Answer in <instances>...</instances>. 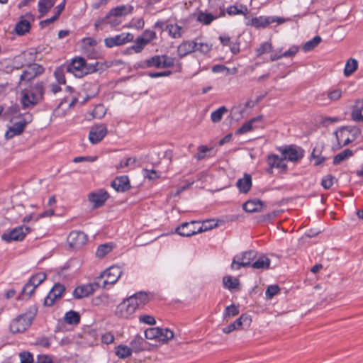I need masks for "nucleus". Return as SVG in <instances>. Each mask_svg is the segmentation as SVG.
Returning a JSON list of instances; mask_svg holds the SVG:
<instances>
[{"label":"nucleus","instance_id":"nucleus-1","mask_svg":"<svg viewBox=\"0 0 363 363\" xmlns=\"http://www.w3.org/2000/svg\"><path fill=\"white\" fill-rule=\"evenodd\" d=\"M148 301L149 296L147 293L143 291L135 293L118 305L115 314L120 318H128L137 309L143 308Z\"/></svg>","mask_w":363,"mask_h":363},{"label":"nucleus","instance_id":"nucleus-2","mask_svg":"<svg viewBox=\"0 0 363 363\" xmlns=\"http://www.w3.org/2000/svg\"><path fill=\"white\" fill-rule=\"evenodd\" d=\"M281 153V157L274 155V167H276L282 172L286 169V160L291 162H296L303 157V150L296 146H289L286 147H278Z\"/></svg>","mask_w":363,"mask_h":363},{"label":"nucleus","instance_id":"nucleus-3","mask_svg":"<svg viewBox=\"0 0 363 363\" xmlns=\"http://www.w3.org/2000/svg\"><path fill=\"white\" fill-rule=\"evenodd\" d=\"M133 7L130 5L118 6L111 9L104 17L99 18L94 23L96 29L102 28L104 24H108L116 28L121 23V17L132 12Z\"/></svg>","mask_w":363,"mask_h":363},{"label":"nucleus","instance_id":"nucleus-4","mask_svg":"<svg viewBox=\"0 0 363 363\" xmlns=\"http://www.w3.org/2000/svg\"><path fill=\"white\" fill-rule=\"evenodd\" d=\"M99 63H87L83 57H76L65 65L66 72L72 74L74 77L81 78L97 71Z\"/></svg>","mask_w":363,"mask_h":363},{"label":"nucleus","instance_id":"nucleus-5","mask_svg":"<svg viewBox=\"0 0 363 363\" xmlns=\"http://www.w3.org/2000/svg\"><path fill=\"white\" fill-rule=\"evenodd\" d=\"M38 312L36 306L28 308L26 313L18 315L10 323V331L12 333H21L25 332L31 325Z\"/></svg>","mask_w":363,"mask_h":363},{"label":"nucleus","instance_id":"nucleus-6","mask_svg":"<svg viewBox=\"0 0 363 363\" xmlns=\"http://www.w3.org/2000/svg\"><path fill=\"white\" fill-rule=\"evenodd\" d=\"M334 134L337 140V148L340 149L354 141L361 134V130L357 126H343Z\"/></svg>","mask_w":363,"mask_h":363},{"label":"nucleus","instance_id":"nucleus-7","mask_svg":"<svg viewBox=\"0 0 363 363\" xmlns=\"http://www.w3.org/2000/svg\"><path fill=\"white\" fill-rule=\"evenodd\" d=\"M174 64V60L167 55H155L148 59L139 61L135 67L141 69L157 68L164 69L172 67Z\"/></svg>","mask_w":363,"mask_h":363},{"label":"nucleus","instance_id":"nucleus-8","mask_svg":"<svg viewBox=\"0 0 363 363\" xmlns=\"http://www.w3.org/2000/svg\"><path fill=\"white\" fill-rule=\"evenodd\" d=\"M198 223L194 221L190 223H184L177 228L176 232L181 236L190 237L191 235L206 230L208 228V227L207 226H205L204 229L203 228V226L199 225L198 227H196V225Z\"/></svg>","mask_w":363,"mask_h":363},{"label":"nucleus","instance_id":"nucleus-9","mask_svg":"<svg viewBox=\"0 0 363 363\" xmlns=\"http://www.w3.org/2000/svg\"><path fill=\"white\" fill-rule=\"evenodd\" d=\"M122 269L118 266H111L104 271L101 275V279H104L102 284V287L106 288L107 285H113L117 282L118 279L122 275Z\"/></svg>","mask_w":363,"mask_h":363},{"label":"nucleus","instance_id":"nucleus-10","mask_svg":"<svg viewBox=\"0 0 363 363\" xmlns=\"http://www.w3.org/2000/svg\"><path fill=\"white\" fill-rule=\"evenodd\" d=\"M29 232L30 228L24 225L19 226L13 228L7 233H4L1 235V239L7 242L21 241Z\"/></svg>","mask_w":363,"mask_h":363},{"label":"nucleus","instance_id":"nucleus-11","mask_svg":"<svg viewBox=\"0 0 363 363\" xmlns=\"http://www.w3.org/2000/svg\"><path fill=\"white\" fill-rule=\"evenodd\" d=\"M259 100V98L257 101L248 100L244 104L234 106L231 110L232 117L238 121L247 116L248 115V110L252 108Z\"/></svg>","mask_w":363,"mask_h":363},{"label":"nucleus","instance_id":"nucleus-12","mask_svg":"<svg viewBox=\"0 0 363 363\" xmlns=\"http://www.w3.org/2000/svg\"><path fill=\"white\" fill-rule=\"evenodd\" d=\"M133 40V35L130 33H122L115 36L106 38L104 43L108 48L121 46Z\"/></svg>","mask_w":363,"mask_h":363},{"label":"nucleus","instance_id":"nucleus-13","mask_svg":"<svg viewBox=\"0 0 363 363\" xmlns=\"http://www.w3.org/2000/svg\"><path fill=\"white\" fill-rule=\"evenodd\" d=\"M255 257V251H247L242 255H238L233 259L231 268L233 269H239L241 267L249 266L250 265L251 260Z\"/></svg>","mask_w":363,"mask_h":363},{"label":"nucleus","instance_id":"nucleus-14","mask_svg":"<svg viewBox=\"0 0 363 363\" xmlns=\"http://www.w3.org/2000/svg\"><path fill=\"white\" fill-rule=\"evenodd\" d=\"M165 30L172 38H179L187 31L188 26L186 21H180L165 25Z\"/></svg>","mask_w":363,"mask_h":363},{"label":"nucleus","instance_id":"nucleus-15","mask_svg":"<svg viewBox=\"0 0 363 363\" xmlns=\"http://www.w3.org/2000/svg\"><path fill=\"white\" fill-rule=\"evenodd\" d=\"M44 72V68L36 63L28 65L20 77V82H29L36 77L38 75L41 74Z\"/></svg>","mask_w":363,"mask_h":363},{"label":"nucleus","instance_id":"nucleus-16","mask_svg":"<svg viewBox=\"0 0 363 363\" xmlns=\"http://www.w3.org/2000/svg\"><path fill=\"white\" fill-rule=\"evenodd\" d=\"M65 290V287L61 284H55L50 291L44 300V304L47 306H52L55 301L61 298Z\"/></svg>","mask_w":363,"mask_h":363},{"label":"nucleus","instance_id":"nucleus-17","mask_svg":"<svg viewBox=\"0 0 363 363\" xmlns=\"http://www.w3.org/2000/svg\"><path fill=\"white\" fill-rule=\"evenodd\" d=\"M107 134V128L104 124H99L91 127L89 139L92 144L99 143Z\"/></svg>","mask_w":363,"mask_h":363},{"label":"nucleus","instance_id":"nucleus-18","mask_svg":"<svg viewBox=\"0 0 363 363\" xmlns=\"http://www.w3.org/2000/svg\"><path fill=\"white\" fill-rule=\"evenodd\" d=\"M33 21V16L28 13L25 17H21L20 21L15 26V32L18 35H23L28 33L31 28V21Z\"/></svg>","mask_w":363,"mask_h":363},{"label":"nucleus","instance_id":"nucleus-19","mask_svg":"<svg viewBox=\"0 0 363 363\" xmlns=\"http://www.w3.org/2000/svg\"><path fill=\"white\" fill-rule=\"evenodd\" d=\"M108 198V192L103 189L91 192L89 195V200L94 203L95 208L101 206Z\"/></svg>","mask_w":363,"mask_h":363},{"label":"nucleus","instance_id":"nucleus-20","mask_svg":"<svg viewBox=\"0 0 363 363\" xmlns=\"http://www.w3.org/2000/svg\"><path fill=\"white\" fill-rule=\"evenodd\" d=\"M196 50V38L192 40H184L177 48V53L180 58L195 52Z\"/></svg>","mask_w":363,"mask_h":363},{"label":"nucleus","instance_id":"nucleus-21","mask_svg":"<svg viewBox=\"0 0 363 363\" xmlns=\"http://www.w3.org/2000/svg\"><path fill=\"white\" fill-rule=\"evenodd\" d=\"M69 245L73 247H80L87 241L86 235L81 231H72L68 235Z\"/></svg>","mask_w":363,"mask_h":363},{"label":"nucleus","instance_id":"nucleus-22","mask_svg":"<svg viewBox=\"0 0 363 363\" xmlns=\"http://www.w3.org/2000/svg\"><path fill=\"white\" fill-rule=\"evenodd\" d=\"M95 284H89L77 287L73 291V296L75 298H82L92 294L96 290Z\"/></svg>","mask_w":363,"mask_h":363},{"label":"nucleus","instance_id":"nucleus-23","mask_svg":"<svg viewBox=\"0 0 363 363\" xmlns=\"http://www.w3.org/2000/svg\"><path fill=\"white\" fill-rule=\"evenodd\" d=\"M130 347L133 352L138 353L146 350L148 347V342L140 335H136L130 342Z\"/></svg>","mask_w":363,"mask_h":363},{"label":"nucleus","instance_id":"nucleus-24","mask_svg":"<svg viewBox=\"0 0 363 363\" xmlns=\"http://www.w3.org/2000/svg\"><path fill=\"white\" fill-rule=\"evenodd\" d=\"M111 186L118 192L125 191L130 187L129 179L125 175L118 177L111 182Z\"/></svg>","mask_w":363,"mask_h":363},{"label":"nucleus","instance_id":"nucleus-25","mask_svg":"<svg viewBox=\"0 0 363 363\" xmlns=\"http://www.w3.org/2000/svg\"><path fill=\"white\" fill-rule=\"evenodd\" d=\"M252 177L249 174H244L242 178L239 179L236 182V186L240 193L247 194L252 187Z\"/></svg>","mask_w":363,"mask_h":363},{"label":"nucleus","instance_id":"nucleus-26","mask_svg":"<svg viewBox=\"0 0 363 363\" xmlns=\"http://www.w3.org/2000/svg\"><path fill=\"white\" fill-rule=\"evenodd\" d=\"M38 103L29 90H25L22 93L21 104L23 108H32Z\"/></svg>","mask_w":363,"mask_h":363},{"label":"nucleus","instance_id":"nucleus-27","mask_svg":"<svg viewBox=\"0 0 363 363\" xmlns=\"http://www.w3.org/2000/svg\"><path fill=\"white\" fill-rule=\"evenodd\" d=\"M26 126L25 122H18L14 123L9 129L6 132L5 137L7 139H11L15 135H18L23 133Z\"/></svg>","mask_w":363,"mask_h":363},{"label":"nucleus","instance_id":"nucleus-28","mask_svg":"<svg viewBox=\"0 0 363 363\" xmlns=\"http://www.w3.org/2000/svg\"><path fill=\"white\" fill-rule=\"evenodd\" d=\"M263 203L260 200L254 199L246 201L243 205V209L249 213L259 211L262 209Z\"/></svg>","mask_w":363,"mask_h":363},{"label":"nucleus","instance_id":"nucleus-29","mask_svg":"<svg viewBox=\"0 0 363 363\" xmlns=\"http://www.w3.org/2000/svg\"><path fill=\"white\" fill-rule=\"evenodd\" d=\"M270 23L269 18L263 16L252 18L246 23L247 26H251L256 28H263Z\"/></svg>","mask_w":363,"mask_h":363},{"label":"nucleus","instance_id":"nucleus-30","mask_svg":"<svg viewBox=\"0 0 363 363\" xmlns=\"http://www.w3.org/2000/svg\"><path fill=\"white\" fill-rule=\"evenodd\" d=\"M28 90L33 94L36 100L40 102L43 99L45 94L44 83L43 82H37Z\"/></svg>","mask_w":363,"mask_h":363},{"label":"nucleus","instance_id":"nucleus-31","mask_svg":"<svg viewBox=\"0 0 363 363\" xmlns=\"http://www.w3.org/2000/svg\"><path fill=\"white\" fill-rule=\"evenodd\" d=\"M260 120L259 117L253 118L249 121L245 123L240 128H238L235 133L237 135H242L250 131H252L255 128V123Z\"/></svg>","mask_w":363,"mask_h":363},{"label":"nucleus","instance_id":"nucleus-32","mask_svg":"<svg viewBox=\"0 0 363 363\" xmlns=\"http://www.w3.org/2000/svg\"><path fill=\"white\" fill-rule=\"evenodd\" d=\"M132 348L126 345H120L115 347V354L121 359H125L130 357L133 352Z\"/></svg>","mask_w":363,"mask_h":363},{"label":"nucleus","instance_id":"nucleus-33","mask_svg":"<svg viewBox=\"0 0 363 363\" xmlns=\"http://www.w3.org/2000/svg\"><path fill=\"white\" fill-rule=\"evenodd\" d=\"M270 262V259L263 255L254 262L251 266L254 269H264L269 267Z\"/></svg>","mask_w":363,"mask_h":363},{"label":"nucleus","instance_id":"nucleus-34","mask_svg":"<svg viewBox=\"0 0 363 363\" xmlns=\"http://www.w3.org/2000/svg\"><path fill=\"white\" fill-rule=\"evenodd\" d=\"M358 67V62L354 58L349 59L346 64L344 69V75L345 77H349L352 75Z\"/></svg>","mask_w":363,"mask_h":363},{"label":"nucleus","instance_id":"nucleus-35","mask_svg":"<svg viewBox=\"0 0 363 363\" xmlns=\"http://www.w3.org/2000/svg\"><path fill=\"white\" fill-rule=\"evenodd\" d=\"M227 13L230 16H234L238 14L245 15L248 13V9L247 6L242 4L230 6L227 9Z\"/></svg>","mask_w":363,"mask_h":363},{"label":"nucleus","instance_id":"nucleus-36","mask_svg":"<svg viewBox=\"0 0 363 363\" xmlns=\"http://www.w3.org/2000/svg\"><path fill=\"white\" fill-rule=\"evenodd\" d=\"M64 320L68 324L77 325L80 322V315L76 311H69L65 313Z\"/></svg>","mask_w":363,"mask_h":363},{"label":"nucleus","instance_id":"nucleus-37","mask_svg":"<svg viewBox=\"0 0 363 363\" xmlns=\"http://www.w3.org/2000/svg\"><path fill=\"white\" fill-rule=\"evenodd\" d=\"M223 282L224 286L230 291L238 289L239 280L237 278L227 276L223 277Z\"/></svg>","mask_w":363,"mask_h":363},{"label":"nucleus","instance_id":"nucleus-38","mask_svg":"<svg viewBox=\"0 0 363 363\" xmlns=\"http://www.w3.org/2000/svg\"><path fill=\"white\" fill-rule=\"evenodd\" d=\"M196 51H199V52L202 54H207L211 50V45L208 44L206 42H203L201 38H196Z\"/></svg>","mask_w":363,"mask_h":363},{"label":"nucleus","instance_id":"nucleus-39","mask_svg":"<svg viewBox=\"0 0 363 363\" xmlns=\"http://www.w3.org/2000/svg\"><path fill=\"white\" fill-rule=\"evenodd\" d=\"M353 155V152L349 149H346L340 153L336 155L333 159V164L337 165L340 164L342 161L348 159Z\"/></svg>","mask_w":363,"mask_h":363},{"label":"nucleus","instance_id":"nucleus-40","mask_svg":"<svg viewBox=\"0 0 363 363\" xmlns=\"http://www.w3.org/2000/svg\"><path fill=\"white\" fill-rule=\"evenodd\" d=\"M66 71L65 65H62L57 68L54 72V76L57 81V83L61 84H65L66 79L65 76V72Z\"/></svg>","mask_w":363,"mask_h":363},{"label":"nucleus","instance_id":"nucleus-41","mask_svg":"<svg viewBox=\"0 0 363 363\" xmlns=\"http://www.w3.org/2000/svg\"><path fill=\"white\" fill-rule=\"evenodd\" d=\"M113 247V245L112 243H106L99 245L96 252V257L100 258L104 257L106 255L111 251Z\"/></svg>","mask_w":363,"mask_h":363},{"label":"nucleus","instance_id":"nucleus-42","mask_svg":"<svg viewBox=\"0 0 363 363\" xmlns=\"http://www.w3.org/2000/svg\"><path fill=\"white\" fill-rule=\"evenodd\" d=\"M227 112L228 109L225 106H221L211 113V119L213 123H218L221 121L223 116Z\"/></svg>","mask_w":363,"mask_h":363},{"label":"nucleus","instance_id":"nucleus-43","mask_svg":"<svg viewBox=\"0 0 363 363\" xmlns=\"http://www.w3.org/2000/svg\"><path fill=\"white\" fill-rule=\"evenodd\" d=\"M54 6V1H39L38 10L40 17L45 15Z\"/></svg>","mask_w":363,"mask_h":363},{"label":"nucleus","instance_id":"nucleus-44","mask_svg":"<svg viewBox=\"0 0 363 363\" xmlns=\"http://www.w3.org/2000/svg\"><path fill=\"white\" fill-rule=\"evenodd\" d=\"M211 151V148H208L205 145H200L198 147V153L195 155V158L197 160H201L207 157H210V153Z\"/></svg>","mask_w":363,"mask_h":363},{"label":"nucleus","instance_id":"nucleus-45","mask_svg":"<svg viewBox=\"0 0 363 363\" xmlns=\"http://www.w3.org/2000/svg\"><path fill=\"white\" fill-rule=\"evenodd\" d=\"M239 313L238 306L231 304L225 308V311L223 313L224 319H228L229 318L234 317Z\"/></svg>","mask_w":363,"mask_h":363},{"label":"nucleus","instance_id":"nucleus-46","mask_svg":"<svg viewBox=\"0 0 363 363\" xmlns=\"http://www.w3.org/2000/svg\"><path fill=\"white\" fill-rule=\"evenodd\" d=\"M214 19L215 16L211 13L201 12L197 16L198 21L204 25H209Z\"/></svg>","mask_w":363,"mask_h":363},{"label":"nucleus","instance_id":"nucleus-47","mask_svg":"<svg viewBox=\"0 0 363 363\" xmlns=\"http://www.w3.org/2000/svg\"><path fill=\"white\" fill-rule=\"evenodd\" d=\"M321 41V38L320 36H315L312 40L306 42L303 46V50L305 52H308L315 48Z\"/></svg>","mask_w":363,"mask_h":363},{"label":"nucleus","instance_id":"nucleus-48","mask_svg":"<svg viewBox=\"0 0 363 363\" xmlns=\"http://www.w3.org/2000/svg\"><path fill=\"white\" fill-rule=\"evenodd\" d=\"M106 112V109L102 104H98L95 106L93 111L91 113L93 118H103Z\"/></svg>","mask_w":363,"mask_h":363},{"label":"nucleus","instance_id":"nucleus-49","mask_svg":"<svg viewBox=\"0 0 363 363\" xmlns=\"http://www.w3.org/2000/svg\"><path fill=\"white\" fill-rule=\"evenodd\" d=\"M160 333H161L160 328H149L145 331V337L146 339L149 340H158L160 334Z\"/></svg>","mask_w":363,"mask_h":363},{"label":"nucleus","instance_id":"nucleus-50","mask_svg":"<svg viewBox=\"0 0 363 363\" xmlns=\"http://www.w3.org/2000/svg\"><path fill=\"white\" fill-rule=\"evenodd\" d=\"M46 279V274L43 272L37 273L30 279V284H33L34 287L39 286Z\"/></svg>","mask_w":363,"mask_h":363},{"label":"nucleus","instance_id":"nucleus-51","mask_svg":"<svg viewBox=\"0 0 363 363\" xmlns=\"http://www.w3.org/2000/svg\"><path fill=\"white\" fill-rule=\"evenodd\" d=\"M160 332L159 341L167 342L174 337L173 332L167 328H160Z\"/></svg>","mask_w":363,"mask_h":363},{"label":"nucleus","instance_id":"nucleus-52","mask_svg":"<svg viewBox=\"0 0 363 363\" xmlns=\"http://www.w3.org/2000/svg\"><path fill=\"white\" fill-rule=\"evenodd\" d=\"M342 95V91L341 89H339L330 90L327 93L328 99L332 101H336L339 100L341 98Z\"/></svg>","mask_w":363,"mask_h":363},{"label":"nucleus","instance_id":"nucleus-53","mask_svg":"<svg viewBox=\"0 0 363 363\" xmlns=\"http://www.w3.org/2000/svg\"><path fill=\"white\" fill-rule=\"evenodd\" d=\"M272 50V45L269 42H265L263 44H262L257 49V56L262 55L266 53H269L271 52Z\"/></svg>","mask_w":363,"mask_h":363},{"label":"nucleus","instance_id":"nucleus-54","mask_svg":"<svg viewBox=\"0 0 363 363\" xmlns=\"http://www.w3.org/2000/svg\"><path fill=\"white\" fill-rule=\"evenodd\" d=\"M147 44L145 42V40L141 38L140 37L138 38L135 43L132 46V49L136 52L139 53L140 52L145 45Z\"/></svg>","mask_w":363,"mask_h":363},{"label":"nucleus","instance_id":"nucleus-55","mask_svg":"<svg viewBox=\"0 0 363 363\" xmlns=\"http://www.w3.org/2000/svg\"><path fill=\"white\" fill-rule=\"evenodd\" d=\"M140 38H143L147 44H148L152 40L156 38V33L153 30H145Z\"/></svg>","mask_w":363,"mask_h":363},{"label":"nucleus","instance_id":"nucleus-56","mask_svg":"<svg viewBox=\"0 0 363 363\" xmlns=\"http://www.w3.org/2000/svg\"><path fill=\"white\" fill-rule=\"evenodd\" d=\"M298 50V48L297 46H292L287 51L284 52L283 54L280 55H278L277 54L274 55V60L281 57H292L296 54Z\"/></svg>","mask_w":363,"mask_h":363},{"label":"nucleus","instance_id":"nucleus-57","mask_svg":"<svg viewBox=\"0 0 363 363\" xmlns=\"http://www.w3.org/2000/svg\"><path fill=\"white\" fill-rule=\"evenodd\" d=\"M250 319L249 318V317L247 315H242L239 318H238L232 324H233V325H234L235 330H238L242 326L243 322L250 323Z\"/></svg>","mask_w":363,"mask_h":363},{"label":"nucleus","instance_id":"nucleus-58","mask_svg":"<svg viewBox=\"0 0 363 363\" xmlns=\"http://www.w3.org/2000/svg\"><path fill=\"white\" fill-rule=\"evenodd\" d=\"M21 363H33V355L28 352H23L19 354Z\"/></svg>","mask_w":363,"mask_h":363},{"label":"nucleus","instance_id":"nucleus-59","mask_svg":"<svg viewBox=\"0 0 363 363\" xmlns=\"http://www.w3.org/2000/svg\"><path fill=\"white\" fill-rule=\"evenodd\" d=\"M136 160L133 157H127L125 160L121 161V162L116 165L117 169L124 168L131 166L135 164Z\"/></svg>","mask_w":363,"mask_h":363},{"label":"nucleus","instance_id":"nucleus-60","mask_svg":"<svg viewBox=\"0 0 363 363\" xmlns=\"http://www.w3.org/2000/svg\"><path fill=\"white\" fill-rule=\"evenodd\" d=\"M139 320L140 323H146L151 325H155L156 323L155 318L149 315H140L139 317Z\"/></svg>","mask_w":363,"mask_h":363},{"label":"nucleus","instance_id":"nucleus-61","mask_svg":"<svg viewBox=\"0 0 363 363\" xmlns=\"http://www.w3.org/2000/svg\"><path fill=\"white\" fill-rule=\"evenodd\" d=\"M334 178L331 175H327L322 179V186L325 189H330L333 184Z\"/></svg>","mask_w":363,"mask_h":363},{"label":"nucleus","instance_id":"nucleus-62","mask_svg":"<svg viewBox=\"0 0 363 363\" xmlns=\"http://www.w3.org/2000/svg\"><path fill=\"white\" fill-rule=\"evenodd\" d=\"M36 287H34L33 284H30V281L23 286L22 289V294H26L28 297H30V296L34 292Z\"/></svg>","mask_w":363,"mask_h":363},{"label":"nucleus","instance_id":"nucleus-63","mask_svg":"<svg viewBox=\"0 0 363 363\" xmlns=\"http://www.w3.org/2000/svg\"><path fill=\"white\" fill-rule=\"evenodd\" d=\"M35 344L43 347L48 348L50 345V342L48 337H41L36 339Z\"/></svg>","mask_w":363,"mask_h":363},{"label":"nucleus","instance_id":"nucleus-64","mask_svg":"<svg viewBox=\"0 0 363 363\" xmlns=\"http://www.w3.org/2000/svg\"><path fill=\"white\" fill-rule=\"evenodd\" d=\"M363 111V99L356 100L352 108L351 113H362Z\"/></svg>","mask_w":363,"mask_h":363}]
</instances>
